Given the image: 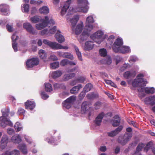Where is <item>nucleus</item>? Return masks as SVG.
I'll return each mask as SVG.
<instances>
[{
    "instance_id": "f8f14e48",
    "label": "nucleus",
    "mask_w": 155,
    "mask_h": 155,
    "mask_svg": "<svg viewBox=\"0 0 155 155\" xmlns=\"http://www.w3.org/2000/svg\"><path fill=\"white\" fill-rule=\"evenodd\" d=\"M23 27L28 32L33 34L37 33V31L34 29L32 25L28 22L25 23L23 24Z\"/></svg>"
},
{
    "instance_id": "423d86ee",
    "label": "nucleus",
    "mask_w": 155,
    "mask_h": 155,
    "mask_svg": "<svg viewBox=\"0 0 155 155\" xmlns=\"http://www.w3.org/2000/svg\"><path fill=\"white\" fill-rule=\"evenodd\" d=\"M107 37L106 35H104V32L99 30L91 36V38L98 44H100L105 38Z\"/></svg>"
},
{
    "instance_id": "bb28decb",
    "label": "nucleus",
    "mask_w": 155,
    "mask_h": 155,
    "mask_svg": "<svg viewBox=\"0 0 155 155\" xmlns=\"http://www.w3.org/2000/svg\"><path fill=\"white\" fill-rule=\"evenodd\" d=\"M38 11L41 14L47 15L49 12V9L47 6H44L40 8L38 10Z\"/></svg>"
},
{
    "instance_id": "bf43d9fd",
    "label": "nucleus",
    "mask_w": 155,
    "mask_h": 155,
    "mask_svg": "<svg viewBox=\"0 0 155 155\" xmlns=\"http://www.w3.org/2000/svg\"><path fill=\"white\" fill-rule=\"evenodd\" d=\"M116 132H116L115 130L108 133V134L109 136L112 137L114 136L117 134Z\"/></svg>"
},
{
    "instance_id": "603ef678",
    "label": "nucleus",
    "mask_w": 155,
    "mask_h": 155,
    "mask_svg": "<svg viewBox=\"0 0 155 155\" xmlns=\"http://www.w3.org/2000/svg\"><path fill=\"white\" fill-rule=\"evenodd\" d=\"M111 63V60L109 56H108L104 60V63L108 64L110 65Z\"/></svg>"
},
{
    "instance_id": "a19ab883",
    "label": "nucleus",
    "mask_w": 155,
    "mask_h": 155,
    "mask_svg": "<svg viewBox=\"0 0 155 155\" xmlns=\"http://www.w3.org/2000/svg\"><path fill=\"white\" fill-rule=\"evenodd\" d=\"M59 63L58 61L50 63V67L53 69H55L59 67Z\"/></svg>"
},
{
    "instance_id": "680f3d73",
    "label": "nucleus",
    "mask_w": 155,
    "mask_h": 155,
    "mask_svg": "<svg viewBox=\"0 0 155 155\" xmlns=\"http://www.w3.org/2000/svg\"><path fill=\"white\" fill-rule=\"evenodd\" d=\"M42 41L44 44L48 46L49 47H50L51 42L46 39H43Z\"/></svg>"
},
{
    "instance_id": "393cba45",
    "label": "nucleus",
    "mask_w": 155,
    "mask_h": 155,
    "mask_svg": "<svg viewBox=\"0 0 155 155\" xmlns=\"http://www.w3.org/2000/svg\"><path fill=\"white\" fill-rule=\"evenodd\" d=\"M144 102L147 104H155V95L146 98Z\"/></svg>"
},
{
    "instance_id": "b1692460",
    "label": "nucleus",
    "mask_w": 155,
    "mask_h": 155,
    "mask_svg": "<svg viewBox=\"0 0 155 155\" xmlns=\"http://www.w3.org/2000/svg\"><path fill=\"white\" fill-rule=\"evenodd\" d=\"M11 141L15 143H19L22 140L21 136L19 134H16L13 136L11 139Z\"/></svg>"
},
{
    "instance_id": "ea45409f",
    "label": "nucleus",
    "mask_w": 155,
    "mask_h": 155,
    "mask_svg": "<svg viewBox=\"0 0 155 155\" xmlns=\"http://www.w3.org/2000/svg\"><path fill=\"white\" fill-rule=\"evenodd\" d=\"M75 75V74L74 73H70L65 74L64 76V78L65 80H68L74 77Z\"/></svg>"
},
{
    "instance_id": "6e6d98bb",
    "label": "nucleus",
    "mask_w": 155,
    "mask_h": 155,
    "mask_svg": "<svg viewBox=\"0 0 155 155\" xmlns=\"http://www.w3.org/2000/svg\"><path fill=\"white\" fill-rule=\"evenodd\" d=\"M77 79L78 83H83L85 81V78L84 76H81L78 77Z\"/></svg>"
},
{
    "instance_id": "473e14b6",
    "label": "nucleus",
    "mask_w": 155,
    "mask_h": 155,
    "mask_svg": "<svg viewBox=\"0 0 155 155\" xmlns=\"http://www.w3.org/2000/svg\"><path fill=\"white\" fill-rule=\"evenodd\" d=\"M14 128L16 132H18L21 131L23 129V126L19 122H17L14 125Z\"/></svg>"
},
{
    "instance_id": "13d9d810",
    "label": "nucleus",
    "mask_w": 155,
    "mask_h": 155,
    "mask_svg": "<svg viewBox=\"0 0 155 155\" xmlns=\"http://www.w3.org/2000/svg\"><path fill=\"white\" fill-rule=\"evenodd\" d=\"M41 95L42 98L44 100L47 99L49 97V96L44 92H41Z\"/></svg>"
},
{
    "instance_id": "9b49d317",
    "label": "nucleus",
    "mask_w": 155,
    "mask_h": 155,
    "mask_svg": "<svg viewBox=\"0 0 155 155\" xmlns=\"http://www.w3.org/2000/svg\"><path fill=\"white\" fill-rule=\"evenodd\" d=\"M49 47L54 50L67 49L68 48V47L67 46H63L61 44L56 42L51 41Z\"/></svg>"
},
{
    "instance_id": "69168bd1",
    "label": "nucleus",
    "mask_w": 155,
    "mask_h": 155,
    "mask_svg": "<svg viewBox=\"0 0 155 155\" xmlns=\"http://www.w3.org/2000/svg\"><path fill=\"white\" fill-rule=\"evenodd\" d=\"M114 38V35H112L109 36L108 38V41L110 42V44H112Z\"/></svg>"
},
{
    "instance_id": "6e6552de",
    "label": "nucleus",
    "mask_w": 155,
    "mask_h": 155,
    "mask_svg": "<svg viewBox=\"0 0 155 155\" xmlns=\"http://www.w3.org/2000/svg\"><path fill=\"white\" fill-rule=\"evenodd\" d=\"M84 27L82 21H80L78 25L72 26V31L75 34L78 35L82 32Z\"/></svg>"
},
{
    "instance_id": "49530a36",
    "label": "nucleus",
    "mask_w": 155,
    "mask_h": 155,
    "mask_svg": "<svg viewBox=\"0 0 155 155\" xmlns=\"http://www.w3.org/2000/svg\"><path fill=\"white\" fill-rule=\"evenodd\" d=\"M40 33L42 35H45L47 36L49 35V31L47 29H45L41 31Z\"/></svg>"
},
{
    "instance_id": "4d7b16f0",
    "label": "nucleus",
    "mask_w": 155,
    "mask_h": 155,
    "mask_svg": "<svg viewBox=\"0 0 155 155\" xmlns=\"http://www.w3.org/2000/svg\"><path fill=\"white\" fill-rule=\"evenodd\" d=\"M130 67V66L129 64H124L122 67L121 68L120 70L121 71H123L126 69L129 68Z\"/></svg>"
},
{
    "instance_id": "1a4fd4ad",
    "label": "nucleus",
    "mask_w": 155,
    "mask_h": 155,
    "mask_svg": "<svg viewBox=\"0 0 155 155\" xmlns=\"http://www.w3.org/2000/svg\"><path fill=\"white\" fill-rule=\"evenodd\" d=\"M76 99V97L72 96L68 98L66 100L64 101L63 103V105L64 107L66 109L70 108Z\"/></svg>"
},
{
    "instance_id": "6ab92c4d",
    "label": "nucleus",
    "mask_w": 155,
    "mask_h": 155,
    "mask_svg": "<svg viewBox=\"0 0 155 155\" xmlns=\"http://www.w3.org/2000/svg\"><path fill=\"white\" fill-rule=\"evenodd\" d=\"M94 44L92 41H88L85 42L84 46V49L86 51L92 50L94 47Z\"/></svg>"
},
{
    "instance_id": "f03ea898",
    "label": "nucleus",
    "mask_w": 155,
    "mask_h": 155,
    "mask_svg": "<svg viewBox=\"0 0 155 155\" xmlns=\"http://www.w3.org/2000/svg\"><path fill=\"white\" fill-rule=\"evenodd\" d=\"M94 22L93 16L92 15H89L87 17L83 31L78 39L79 42L82 43L87 39L90 32L93 29V26L91 24Z\"/></svg>"
},
{
    "instance_id": "cd10ccee",
    "label": "nucleus",
    "mask_w": 155,
    "mask_h": 155,
    "mask_svg": "<svg viewBox=\"0 0 155 155\" xmlns=\"http://www.w3.org/2000/svg\"><path fill=\"white\" fill-rule=\"evenodd\" d=\"M18 148L21 150L23 153L26 154L28 153L27 147L25 144L23 143L19 144Z\"/></svg>"
},
{
    "instance_id": "dca6fc26",
    "label": "nucleus",
    "mask_w": 155,
    "mask_h": 155,
    "mask_svg": "<svg viewBox=\"0 0 155 155\" xmlns=\"http://www.w3.org/2000/svg\"><path fill=\"white\" fill-rule=\"evenodd\" d=\"M41 22L35 25V27L38 30H41L44 29L47 26V23L45 22V19H42L41 20Z\"/></svg>"
},
{
    "instance_id": "ddd939ff",
    "label": "nucleus",
    "mask_w": 155,
    "mask_h": 155,
    "mask_svg": "<svg viewBox=\"0 0 155 155\" xmlns=\"http://www.w3.org/2000/svg\"><path fill=\"white\" fill-rule=\"evenodd\" d=\"M57 41L59 43H62L65 41V38L64 36L61 33V31L58 30L54 35Z\"/></svg>"
},
{
    "instance_id": "5fc2aeb1",
    "label": "nucleus",
    "mask_w": 155,
    "mask_h": 155,
    "mask_svg": "<svg viewBox=\"0 0 155 155\" xmlns=\"http://www.w3.org/2000/svg\"><path fill=\"white\" fill-rule=\"evenodd\" d=\"M48 59V61L49 60L55 61L58 60V59L56 55L54 54H52L50 56Z\"/></svg>"
},
{
    "instance_id": "c03bdc74",
    "label": "nucleus",
    "mask_w": 155,
    "mask_h": 155,
    "mask_svg": "<svg viewBox=\"0 0 155 155\" xmlns=\"http://www.w3.org/2000/svg\"><path fill=\"white\" fill-rule=\"evenodd\" d=\"M135 75V73L134 74H133L130 71H127L124 74V77L126 78H129L133 77Z\"/></svg>"
},
{
    "instance_id": "aec40b11",
    "label": "nucleus",
    "mask_w": 155,
    "mask_h": 155,
    "mask_svg": "<svg viewBox=\"0 0 155 155\" xmlns=\"http://www.w3.org/2000/svg\"><path fill=\"white\" fill-rule=\"evenodd\" d=\"M120 119L117 115L114 116L111 121L112 125L114 127H117L120 125Z\"/></svg>"
},
{
    "instance_id": "72a5a7b5",
    "label": "nucleus",
    "mask_w": 155,
    "mask_h": 155,
    "mask_svg": "<svg viewBox=\"0 0 155 155\" xmlns=\"http://www.w3.org/2000/svg\"><path fill=\"white\" fill-rule=\"evenodd\" d=\"M21 9L22 11L24 13H28L29 10V5L28 4H24L21 5Z\"/></svg>"
},
{
    "instance_id": "7c9ffc66",
    "label": "nucleus",
    "mask_w": 155,
    "mask_h": 155,
    "mask_svg": "<svg viewBox=\"0 0 155 155\" xmlns=\"http://www.w3.org/2000/svg\"><path fill=\"white\" fill-rule=\"evenodd\" d=\"M104 114L103 112L100 114L96 117L95 121L96 124L98 125H100Z\"/></svg>"
},
{
    "instance_id": "79ce46f5",
    "label": "nucleus",
    "mask_w": 155,
    "mask_h": 155,
    "mask_svg": "<svg viewBox=\"0 0 155 155\" xmlns=\"http://www.w3.org/2000/svg\"><path fill=\"white\" fill-rule=\"evenodd\" d=\"M92 87V85L91 84H87L84 88V91L85 92H87L90 91Z\"/></svg>"
},
{
    "instance_id": "052dcab7",
    "label": "nucleus",
    "mask_w": 155,
    "mask_h": 155,
    "mask_svg": "<svg viewBox=\"0 0 155 155\" xmlns=\"http://www.w3.org/2000/svg\"><path fill=\"white\" fill-rule=\"evenodd\" d=\"M101 106V104L100 102H97L94 105V107L95 109H98L100 108Z\"/></svg>"
},
{
    "instance_id": "2eb2a0df",
    "label": "nucleus",
    "mask_w": 155,
    "mask_h": 155,
    "mask_svg": "<svg viewBox=\"0 0 155 155\" xmlns=\"http://www.w3.org/2000/svg\"><path fill=\"white\" fill-rule=\"evenodd\" d=\"M8 141V137L6 135H4L2 137L1 141V148L4 149L6 147Z\"/></svg>"
},
{
    "instance_id": "f3484780",
    "label": "nucleus",
    "mask_w": 155,
    "mask_h": 155,
    "mask_svg": "<svg viewBox=\"0 0 155 155\" xmlns=\"http://www.w3.org/2000/svg\"><path fill=\"white\" fill-rule=\"evenodd\" d=\"M45 140L47 141L48 143L52 144L57 145L60 141V138H54L52 137H47L46 139Z\"/></svg>"
},
{
    "instance_id": "37998d69",
    "label": "nucleus",
    "mask_w": 155,
    "mask_h": 155,
    "mask_svg": "<svg viewBox=\"0 0 155 155\" xmlns=\"http://www.w3.org/2000/svg\"><path fill=\"white\" fill-rule=\"evenodd\" d=\"M99 54L101 56L104 57L107 55V52L106 49L102 48L100 50Z\"/></svg>"
},
{
    "instance_id": "de8ad7c7",
    "label": "nucleus",
    "mask_w": 155,
    "mask_h": 155,
    "mask_svg": "<svg viewBox=\"0 0 155 155\" xmlns=\"http://www.w3.org/2000/svg\"><path fill=\"white\" fill-rule=\"evenodd\" d=\"M153 143L152 142H150L148 143L146 147H144V150L147 152L149 149H150L152 146Z\"/></svg>"
},
{
    "instance_id": "7ed1b4c3",
    "label": "nucleus",
    "mask_w": 155,
    "mask_h": 155,
    "mask_svg": "<svg viewBox=\"0 0 155 155\" xmlns=\"http://www.w3.org/2000/svg\"><path fill=\"white\" fill-rule=\"evenodd\" d=\"M123 42L121 38H118L115 41L113 46V49L116 53H127L130 51V48L127 46H123Z\"/></svg>"
},
{
    "instance_id": "20e7f679",
    "label": "nucleus",
    "mask_w": 155,
    "mask_h": 155,
    "mask_svg": "<svg viewBox=\"0 0 155 155\" xmlns=\"http://www.w3.org/2000/svg\"><path fill=\"white\" fill-rule=\"evenodd\" d=\"M9 110L8 108H4L2 110V116L0 117V125L3 128L6 127L7 126H13L12 122L6 117L8 116Z\"/></svg>"
},
{
    "instance_id": "09e8293b",
    "label": "nucleus",
    "mask_w": 155,
    "mask_h": 155,
    "mask_svg": "<svg viewBox=\"0 0 155 155\" xmlns=\"http://www.w3.org/2000/svg\"><path fill=\"white\" fill-rule=\"evenodd\" d=\"M6 28L9 32H12L14 30L13 25L12 24H7L6 26Z\"/></svg>"
},
{
    "instance_id": "c9c22d12",
    "label": "nucleus",
    "mask_w": 155,
    "mask_h": 155,
    "mask_svg": "<svg viewBox=\"0 0 155 155\" xmlns=\"http://www.w3.org/2000/svg\"><path fill=\"white\" fill-rule=\"evenodd\" d=\"M145 92L147 94H153L155 92V89L153 87H146L144 88Z\"/></svg>"
},
{
    "instance_id": "3c124183",
    "label": "nucleus",
    "mask_w": 155,
    "mask_h": 155,
    "mask_svg": "<svg viewBox=\"0 0 155 155\" xmlns=\"http://www.w3.org/2000/svg\"><path fill=\"white\" fill-rule=\"evenodd\" d=\"M56 26H54L50 28L49 30V35H51L54 34L56 31Z\"/></svg>"
},
{
    "instance_id": "2f4dec72",
    "label": "nucleus",
    "mask_w": 155,
    "mask_h": 155,
    "mask_svg": "<svg viewBox=\"0 0 155 155\" xmlns=\"http://www.w3.org/2000/svg\"><path fill=\"white\" fill-rule=\"evenodd\" d=\"M45 22H47V25L48 24L52 25H54L55 24V22L51 16H45Z\"/></svg>"
},
{
    "instance_id": "a878e982",
    "label": "nucleus",
    "mask_w": 155,
    "mask_h": 155,
    "mask_svg": "<svg viewBox=\"0 0 155 155\" xmlns=\"http://www.w3.org/2000/svg\"><path fill=\"white\" fill-rule=\"evenodd\" d=\"M62 74V73L61 71L57 70L51 72L50 76L54 78H56L61 76Z\"/></svg>"
},
{
    "instance_id": "f704fd0d",
    "label": "nucleus",
    "mask_w": 155,
    "mask_h": 155,
    "mask_svg": "<svg viewBox=\"0 0 155 155\" xmlns=\"http://www.w3.org/2000/svg\"><path fill=\"white\" fill-rule=\"evenodd\" d=\"M41 20V17L38 16H34L31 17L30 18V21L33 23L38 22Z\"/></svg>"
},
{
    "instance_id": "412c9836",
    "label": "nucleus",
    "mask_w": 155,
    "mask_h": 155,
    "mask_svg": "<svg viewBox=\"0 0 155 155\" xmlns=\"http://www.w3.org/2000/svg\"><path fill=\"white\" fill-rule=\"evenodd\" d=\"M38 54L40 57L45 62H47L48 61V59L47 58V53L44 50L42 49L40 50Z\"/></svg>"
},
{
    "instance_id": "4be33fe9",
    "label": "nucleus",
    "mask_w": 155,
    "mask_h": 155,
    "mask_svg": "<svg viewBox=\"0 0 155 155\" xmlns=\"http://www.w3.org/2000/svg\"><path fill=\"white\" fill-rule=\"evenodd\" d=\"M25 108L27 109L32 110L35 106V102L32 101H28L25 103Z\"/></svg>"
},
{
    "instance_id": "58836bf2",
    "label": "nucleus",
    "mask_w": 155,
    "mask_h": 155,
    "mask_svg": "<svg viewBox=\"0 0 155 155\" xmlns=\"http://www.w3.org/2000/svg\"><path fill=\"white\" fill-rule=\"evenodd\" d=\"M74 48L76 51V54L78 57V59L80 61L82 60V58L81 54V52L79 51V49L76 46H74Z\"/></svg>"
},
{
    "instance_id": "8fccbe9b",
    "label": "nucleus",
    "mask_w": 155,
    "mask_h": 155,
    "mask_svg": "<svg viewBox=\"0 0 155 155\" xmlns=\"http://www.w3.org/2000/svg\"><path fill=\"white\" fill-rule=\"evenodd\" d=\"M69 60L67 59H64L60 61V65L62 66H65L68 64Z\"/></svg>"
},
{
    "instance_id": "4468645a",
    "label": "nucleus",
    "mask_w": 155,
    "mask_h": 155,
    "mask_svg": "<svg viewBox=\"0 0 155 155\" xmlns=\"http://www.w3.org/2000/svg\"><path fill=\"white\" fill-rule=\"evenodd\" d=\"M9 6L6 4H1L0 5V11L4 15H7L10 13Z\"/></svg>"
},
{
    "instance_id": "5701e85b",
    "label": "nucleus",
    "mask_w": 155,
    "mask_h": 155,
    "mask_svg": "<svg viewBox=\"0 0 155 155\" xmlns=\"http://www.w3.org/2000/svg\"><path fill=\"white\" fill-rule=\"evenodd\" d=\"M25 141L28 144L29 146L31 147H35L36 146L35 143L29 137L25 135L24 136Z\"/></svg>"
},
{
    "instance_id": "39448f33",
    "label": "nucleus",
    "mask_w": 155,
    "mask_h": 155,
    "mask_svg": "<svg viewBox=\"0 0 155 155\" xmlns=\"http://www.w3.org/2000/svg\"><path fill=\"white\" fill-rule=\"evenodd\" d=\"M143 74H140L137 75L136 78L134 80L128 81V83L132 85L133 87L144 86L145 84L147 83V82L143 80Z\"/></svg>"
},
{
    "instance_id": "9d476101",
    "label": "nucleus",
    "mask_w": 155,
    "mask_h": 155,
    "mask_svg": "<svg viewBox=\"0 0 155 155\" xmlns=\"http://www.w3.org/2000/svg\"><path fill=\"white\" fill-rule=\"evenodd\" d=\"M39 62L38 58H33L28 60L26 62V68L28 69L31 68L35 65H37Z\"/></svg>"
},
{
    "instance_id": "e2e57ef3",
    "label": "nucleus",
    "mask_w": 155,
    "mask_h": 155,
    "mask_svg": "<svg viewBox=\"0 0 155 155\" xmlns=\"http://www.w3.org/2000/svg\"><path fill=\"white\" fill-rule=\"evenodd\" d=\"M105 81L107 84H110L113 87H116V85L114 84V83L111 81L110 80H105Z\"/></svg>"
},
{
    "instance_id": "4c0bfd02",
    "label": "nucleus",
    "mask_w": 155,
    "mask_h": 155,
    "mask_svg": "<svg viewBox=\"0 0 155 155\" xmlns=\"http://www.w3.org/2000/svg\"><path fill=\"white\" fill-rule=\"evenodd\" d=\"M45 90L47 92H50L52 91V88L51 84L49 83H45Z\"/></svg>"
},
{
    "instance_id": "774afa93",
    "label": "nucleus",
    "mask_w": 155,
    "mask_h": 155,
    "mask_svg": "<svg viewBox=\"0 0 155 155\" xmlns=\"http://www.w3.org/2000/svg\"><path fill=\"white\" fill-rule=\"evenodd\" d=\"M12 46L14 51L15 52L17 51H18L17 43L16 42H12Z\"/></svg>"
},
{
    "instance_id": "338daca9",
    "label": "nucleus",
    "mask_w": 155,
    "mask_h": 155,
    "mask_svg": "<svg viewBox=\"0 0 155 155\" xmlns=\"http://www.w3.org/2000/svg\"><path fill=\"white\" fill-rule=\"evenodd\" d=\"M7 132L9 134L12 135L14 133V130L12 128H8L7 129Z\"/></svg>"
},
{
    "instance_id": "c756f323",
    "label": "nucleus",
    "mask_w": 155,
    "mask_h": 155,
    "mask_svg": "<svg viewBox=\"0 0 155 155\" xmlns=\"http://www.w3.org/2000/svg\"><path fill=\"white\" fill-rule=\"evenodd\" d=\"M82 87V85L79 84L74 87L70 90L71 94H76L78 92L81 88Z\"/></svg>"
},
{
    "instance_id": "0e129e2a",
    "label": "nucleus",
    "mask_w": 155,
    "mask_h": 155,
    "mask_svg": "<svg viewBox=\"0 0 155 155\" xmlns=\"http://www.w3.org/2000/svg\"><path fill=\"white\" fill-rule=\"evenodd\" d=\"M12 42H16V41L17 40L18 37L15 34H13L12 37Z\"/></svg>"
},
{
    "instance_id": "a18cd8bd",
    "label": "nucleus",
    "mask_w": 155,
    "mask_h": 155,
    "mask_svg": "<svg viewBox=\"0 0 155 155\" xmlns=\"http://www.w3.org/2000/svg\"><path fill=\"white\" fill-rule=\"evenodd\" d=\"M144 147V144L143 143H139L135 153H137L138 152L141 151Z\"/></svg>"
},
{
    "instance_id": "f257e3e1",
    "label": "nucleus",
    "mask_w": 155,
    "mask_h": 155,
    "mask_svg": "<svg viewBox=\"0 0 155 155\" xmlns=\"http://www.w3.org/2000/svg\"><path fill=\"white\" fill-rule=\"evenodd\" d=\"M74 1V0H68L66 1L61 12V16L67 18V15L72 14L74 12H81L84 13L87 12L89 9L87 0H77V7L74 8L70 7L69 8L70 4Z\"/></svg>"
},
{
    "instance_id": "864d4df0",
    "label": "nucleus",
    "mask_w": 155,
    "mask_h": 155,
    "mask_svg": "<svg viewBox=\"0 0 155 155\" xmlns=\"http://www.w3.org/2000/svg\"><path fill=\"white\" fill-rule=\"evenodd\" d=\"M11 155H20V152L18 150L14 149L10 151Z\"/></svg>"
},
{
    "instance_id": "c85d7f7f",
    "label": "nucleus",
    "mask_w": 155,
    "mask_h": 155,
    "mask_svg": "<svg viewBox=\"0 0 155 155\" xmlns=\"http://www.w3.org/2000/svg\"><path fill=\"white\" fill-rule=\"evenodd\" d=\"M79 19V15H75L73 16L70 19V21L71 23L72 26L75 25Z\"/></svg>"
},
{
    "instance_id": "a211bd4d",
    "label": "nucleus",
    "mask_w": 155,
    "mask_h": 155,
    "mask_svg": "<svg viewBox=\"0 0 155 155\" xmlns=\"http://www.w3.org/2000/svg\"><path fill=\"white\" fill-rule=\"evenodd\" d=\"M90 108L89 104L87 102H83L81 106V111L82 113H85L88 111Z\"/></svg>"
},
{
    "instance_id": "0eeeda50",
    "label": "nucleus",
    "mask_w": 155,
    "mask_h": 155,
    "mask_svg": "<svg viewBox=\"0 0 155 155\" xmlns=\"http://www.w3.org/2000/svg\"><path fill=\"white\" fill-rule=\"evenodd\" d=\"M127 131L129 133H125L123 138L120 140L119 138V141L120 143L122 145H125L131 139L132 137V134L131 133L132 129L130 127H128L127 129Z\"/></svg>"
},
{
    "instance_id": "e433bc0d",
    "label": "nucleus",
    "mask_w": 155,
    "mask_h": 155,
    "mask_svg": "<svg viewBox=\"0 0 155 155\" xmlns=\"http://www.w3.org/2000/svg\"><path fill=\"white\" fill-rule=\"evenodd\" d=\"M62 57L64 58H66L69 59L71 60L74 59V57L73 55L70 53L68 52H65L62 55Z\"/></svg>"
}]
</instances>
